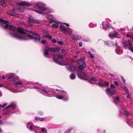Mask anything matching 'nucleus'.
<instances>
[{"label":"nucleus","mask_w":133,"mask_h":133,"mask_svg":"<svg viewBox=\"0 0 133 133\" xmlns=\"http://www.w3.org/2000/svg\"><path fill=\"white\" fill-rule=\"evenodd\" d=\"M24 10V8L20 7L18 8L15 9V10L19 12H21L23 11Z\"/></svg>","instance_id":"27"},{"label":"nucleus","mask_w":133,"mask_h":133,"mask_svg":"<svg viewBox=\"0 0 133 133\" xmlns=\"http://www.w3.org/2000/svg\"><path fill=\"white\" fill-rule=\"evenodd\" d=\"M46 41L44 40H42V41L41 42V43H42L44 44L45 43H46Z\"/></svg>","instance_id":"47"},{"label":"nucleus","mask_w":133,"mask_h":133,"mask_svg":"<svg viewBox=\"0 0 133 133\" xmlns=\"http://www.w3.org/2000/svg\"><path fill=\"white\" fill-rule=\"evenodd\" d=\"M96 24H94L92 23H90L89 25V26L90 28H92L96 26Z\"/></svg>","instance_id":"32"},{"label":"nucleus","mask_w":133,"mask_h":133,"mask_svg":"<svg viewBox=\"0 0 133 133\" xmlns=\"http://www.w3.org/2000/svg\"><path fill=\"white\" fill-rule=\"evenodd\" d=\"M120 98L119 96H116L114 99V102L116 103L119 102L120 101Z\"/></svg>","instance_id":"29"},{"label":"nucleus","mask_w":133,"mask_h":133,"mask_svg":"<svg viewBox=\"0 0 133 133\" xmlns=\"http://www.w3.org/2000/svg\"><path fill=\"white\" fill-rule=\"evenodd\" d=\"M5 1L1 0L0 1V5H3L5 4Z\"/></svg>","instance_id":"39"},{"label":"nucleus","mask_w":133,"mask_h":133,"mask_svg":"<svg viewBox=\"0 0 133 133\" xmlns=\"http://www.w3.org/2000/svg\"><path fill=\"white\" fill-rule=\"evenodd\" d=\"M0 24L5 29H8L11 30L10 34L13 37L22 39L27 40L34 38L36 41H39V36L37 34L30 32L29 34L27 31L21 27H16L14 25L8 24V21L0 19Z\"/></svg>","instance_id":"1"},{"label":"nucleus","mask_w":133,"mask_h":133,"mask_svg":"<svg viewBox=\"0 0 133 133\" xmlns=\"http://www.w3.org/2000/svg\"><path fill=\"white\" fill-rule=\"evenodd\" d=\"M47 35H43V37L44 38H46V37L47 38Z\"/></svg>","instance_id":"60"},{"label":"nucleus","mask_w":133,"mask_h":133,"mask_svg":"<svg viewBox=\"0 0 133 133\" xmlns=\"http://www.w3.org/2000/svg\"><path fill=\"white\" fill-rule=\"evenodd\" d=\"M82 42H80L79 43V46L80 47H81V46H82Z\"/></svg>","instance_id":"54"},{"label":"nucleus","mask_w":133,"mask_h":133,"mask_svg":"<svg viewBox=\"0 0 133 133\" xmlns=\"http://www.w3.org/2000/svg\"><path fill=\"white\" fill-rule=\"evenodd\" d=\"M78 76L79 78L84 80L87 79L88 78L87 74L83 71L78 72Z\"/></svg>","instance_id":"14"},{"label":"nucleus","mask_w":133,"mask_h":133,"mask_svg":"<svg viewBox=\"0 0 133 133\" xmlns=\"http://www.w3.org/2000/svg\"><path fill=\"white\" fill-rule=\"evenodd\" d=\"M47 38L50 39H52V37L50 35H47Z\"/></svg>","instance_id":"49"},{"label":"nucleus","mask_w":133,"mask_h":133,"mask_svg":"<svg viewBox=\"0 0 133 133\" xmlns=\"http://www.w3.org/2000/svg\"><path fill=\"white\" fill-rule=\"evenodd\" d=\"M15 11H16L15 9L14 10L9 11L8 12V15L12 16H16V13L15 12Z\"/></svg>","instance_id":"22"},{"label":"nucleus","mask_w":133,"mask_h":133,"mask_svg":"<svg viewBox=\"0 0 133 133\" xmlns=\"http://www.w3.org/2000/svg\"><path fill=\"white\" fill-rule=\"evenodd\" d=\"M34 133H41V132H37V130H34Z\"/></svg>","instance_id":"55"},{"label":"nucleus","mask_w":133,"mask_h":133,"mask_svg":"<svg viewBox=\"0 0 133 133\" xmlns=\"http://www.w3.org/2000/svg\"><path fill=\"white\" fill-rule=\"evenodd\" d=\"M54 61L57 63L62 65H63L67 64L66 61H63L62 57L60 55H56L54 56Z\"/></svg>","instance_id":"8"},{"label":"nucleus","mask_w":133,"mask_h":133,"mask_svg":"<svg viewBox=\"0 0 133 133\" xmlns=\"http://www.w3.org/2000/svg\"><path fill=\"white\" fill-rule=\"evenodd\" d=\"M31 86L33 88L37 89L40 92L44 95L48 96H51L50 95L54 92L53 90L47 87H43L39 85L38 83H35L32 85Z\"/></svg>","instance_id":"2"},{"label":"nucleus","mask_w":133,"mask_h":133,"mask_svg":"<svg viewBox=\"0 0 133 133\" xmlns=\"http://www.w3.org/2000/svg\"><path fill=\"white\" fill-rule=\"evenodd\" d=\"M121 86V88L125 90V92L128 94L129 92L128 89L126 88L125 86L123 84H122Z\"/></svg>","instance_id":"28"},{"label":"nucleus","mask_w":133,"mask_h":133,"mask_svg":"<svg viewBox=\"0 0 133 133\" xmlns=\"http://www.w3.org/2000/svg\"><path fill=\"white\" fill-rule=\"evenodd\" d=\"M110 86L111 88H108L105 90V92L110 98H113L116 94L114 89L115 88V86L113 84H110Z\"/></svg>","instance_id":"7"},{"label":"nucleus","mask_w":133,"mask_h":133,"mask_svg":"<svg viewBox=\"0 0 133 133\" xmlns=\"http://www.w3.org/2000/svg\"><path fill=\"white\" fill-rule=\"evenodd\" d=\"M35 118L36 120H37L39 119H40V118H39L37 117H35Z\"/></svg>","instance_id":"56"},{"label":"nucleus","mask_w":133,"mask_h":133,"mask_svg":"<svg viewBox=\"0 0 133 133\" xmlns=\"http://www.w3.org/2000/svg\"><path fill=\"white\" fill-rule=\"evenodd\" d=\"M104 84V87H105V86L108 87V85H109V83H108V82H105V83Z\"/></svg>","instance_id":"45"},{"label":"nucleus","mask_w":133,"mask_h":133,"mask_svg":"<svg viewBox=\"0 0 133 133\" xmlns=\"http://www.w3.org/2000/svg\"><path fill=\"white\" fill-rule=\"evenodd\" d=\"M88 53H89V55H90V54H91V52H90V51H88Z\"/></svg>","instance_id":"64"},{"label":"nucleus","mask_w":133,"mask_h":133,"mask_svg":"<svg viewBox=\"0 0 133 133\" xmlns=\"http://www.w3.org/2000/svg\"><path fill=\"white\" fill-rule=\"evenodd\" d=\"M52 41L53 43H55L57 42L56 40L54 39H52Z\"/></svg>","instance_id":"50"},{"label":"nucleus","mask_w":133,"mask_h":133,"mask_svg":"<svg viewBox=\"0 0 133 133\" xmlns=\"http://www.w3.org/2000/svg\"><path fill=\"white\" fill-rule=\"evenodd\" d=\"M39 119L41 121H43L44 120V119L43 118H40V119Z\"/></svg>","instance_id":"59"},{"label":"nucleus","mask_w":133,"mask_h":133,"mask_svg":"<svg viewBox=\"0 0 133 133\" xmlns=\"http://www.w3.org/2000/svg\"><path fill=\"white\" fill-rule=\"evenodd\" d=\"M55 23L56 24H59L60 23V22H59L58 21H55Z\"/></svg>","instance_id":"57"},{"label":"nucleus","mask_w":133,"mask_h":133,"mask_svg":"<svg viewBox=\"0 0 133 133\" xmlns=\"http://www.w3.org/2000/svg\"><path fill=\"white\" fill-rule=\"evenodd\" d=\"M116 52L118 54H121L123 53L122 50L120 47H117L116 50Z\"/></svg>","instance_id":"26"},{"label":"nucleus","mask_w":133,"mask_h":133,"mask_svg":"<svg viewBox=\"0 0 133 133\" xmlns=\"http://www.w3.org/2000/svg\"><path fill=\"white\" fill-rule=\"evenodd\" d=\"M60 50L59 47H57L55 48L50 47H46L44 51V56L48 58L50 57L55 54V52Z\"/></svg>","instance_id":"4"},{"label":"nucleus","mask_w":133,"mask_h":133,"mask_svg":"<svg viewBox=\"0 0 133 133\" xmlns=\"http://www.w3.org/2000/svg\"><path fill=\"white\" fill-rule=\"evenodd\" d=\"M59 91L60 93L59 94L61 95H56L55 96V97L57 99H62L63 98L64 96L66 95V92L65 91L61 90H59Z\"/></svg>","instance_id":"13"},{"label":"nucleus","mask_w":133,"mask_h":133,"mask_svg":"<svg viewBox=\"0 0 133 133\" xmlns=\"http://www.w3.org/2000/svg\"><path fill=\"white\" fill-rule=\"evenodd\" d=\"M126 36L127 37H130V36L129 34H127L126 35Z\"/></svg>","instance_id":"62"},{"label":"nucleus","mask_w":133,"mask_h":133,"mask_svg":"<svg viewBox=\"0 0 133 133\" xmlns=\"http://www.w3.org/2000/svg\"><path fill=\"white\" fill-rule=\"evenodd\" d=\"M35 5L40 10L45 12L46 13L51 12V10L50 9L46 7L45 3L42 2H38L35 4Z\"/></svg>","instance_id":"5"},{"label":"nucleus","mask_w":133,"mask_h":133,"mask_svg":"<svg viewBox=\"0 0 133 133\" xmlns=\"http://www.w3.org/2000/svg\"><path fill=\"white\" fill-rule=\"evenodd\" d=\"M27 127L28 129L29 130L32 131L35 130L36 127L33 125L32 124V123L29 122L27 124Z\"/></svg>","instance_id":"16"},{"label":"nucleus","mask_w":133,"mask_h":133,"mask_svg":"<svg viewBox=\"0 0 133 133\" xmlns=\"http://www.w3.org/2000/svg\"><path fill=\"white\" fill-rule=\"evenodd\" d=\"M82 37L81 36L78 35L75 36L74 34H73L72 35V38L74 40L76 41L79 39L82 38Z\"/></svg>","instance_id":"21"},{"label":"nucleus","mask_w":133,"mask_h":133,"mask_svg":"<svg viewBox=\"0 0 133 133\" xmlns=\"http://www.w3.org/2000/svg\"><path fill=\"white\" fill-rule=\"evenodd\" d=\"M114 84H115L117 86H118V82L117 81H114Z\"/></svg>","instance_id":"51"},{"label":"nucleus","mask_w":133,"mask_h":133,"mask_svg":"<svg viewBox=\"0 0 133 133\" xmlns=\"http://www.w3.org/2000/svg\"><path fill=\"white\" fill-rule=\"evenodd\" d=\"M10 111L9 110H7L6 111H5L3 112V115H6V114H10Z\"/></svg>","instance_id":"36"},{"label":"nucleus","mask_w":133,"mask_h":133,"mask_svg":"<svg viewBox=\"0 0 133 133\" xmlns=\"http://www.w3.org/2000/svg\"><path fill=\"white\" fill-rule=\"evenodd\" d=\"M89 56L90 57L92 58H93L94 57V56L92 54H90Z\"/></svg>","instance_id":"53"},{"label":"nucleus","mask_w":133,"mask_h":133,"mask_svg":"<svg viewBox=\"0 0 133 133\" xmlns=\"http://www.w3.org/2000/svg\"><path fill=\"white\" fill-rule=\"evenodd\" d=\"M72 129V128H69L65 132V133H69Z\"/></svg>","instance_id":"40"},{"label":"nucleus","mask_w":133,"mask_h":133,"mask_svg":"<svg viewBox=\"0 0 133 133\" xmlns=\"http://www.w3.org/2000/svg\"><path fill=\"white\" fill-rule=\"evenodd\" d=\"M48 19L50 20L52 22L54 21V20L53 19V17L51 15L47 14L45 16Z\"/></svg>","instance_id":"23"},{"label":"nucleus","mask_w":133,"mask_h":133,"mask_svg":"<svg viewBox=\"0 0 133 133\" xmlns=\"http://www.w3.org/2000/svg\"><path fill=\"white\" fill-rule=\"evenodd\" d=\"M91 80L93 81H96L97 80V79L94 77H92L91 78Z\"/></svg>","instance_id":"43"},{"label":"nucleus","mask_w":133,"mask_h":133,"mask_svg":"<svg viewBox=\"0 0 133 133\" xmlns=\"http://www.w3.org/2000/svg\"><path fill=\"white\" fill-rule=\"evenodd\" d=\"M2 78H3V79H4L5 78V76H2Z\"/></svg>","instance_id":"63"},{"label":"nucleus","mask_w":133,"mask_h":133,"mask_svg":"<svg viewBox=\"0 0 133 133\" xmlns=\"http://www.w3.org/2000/svg\"><path fill=\"white\" fill-rule=\"evenodd\" d=\"M76 76L74 74H72L70 75V78L71 79L74 80L76 78Z\"/></svg>","instance_id":"30"},{"label":"nucleus","mask_w":133,"mask_h":133,"mask_svg":"<svg viewBox=\"0 0 133 133\" xmlns=\"http://www.w3.org/2000/svg\"><path fill=\"white\" fill-rule=\"evenodd\" d=\"M120 112L127 116L126 122L129 125L133 127V117L126 110L124 107L121 106Z\"/></svg>","instance_id":"3"},{"label":"nucleus","mask_w":133,"mask_h":133,"mask_svg":"<svg viewBox=\"0 0 133 133\" xmlns=\"http://www.w3.org/2000/svg\"><path fill=\"white\" fill-rule=\"evenodd\" d=\"M18 5L20 6H30L31 5L30 3L25 1H21V2L17 3Z\"/></svg>","instance_id":"15"},{"label":"nucleus","mask_w":133,"mask_h":133,"mask_svg":"<svg viewBox=\"0 0 133 133\" xmlns=\"http://www.w3.org/2000/svg\"><path fill=\"white\" fill-rule=\"evenodd\" d=\"M66 31V32H65V33L67 35L71 34L72 31V30L69 28H67Z\"/></svg>","instance_id":"25"},{"label":"nucleus","mask_w":133,"mask_h":133,"mask_svg":"<svg viewBox=\"0 0 133 133\" xmlns=\"http://www.w3.org/2000/svg\"><path fill=\"white\" fill-rule=\"evenodd\" d=\"M121 78L122 79V80L123 83H125V79H124V77L123 76H121Z\"/></svg>","instance_id":"44"},{"label":"nucleus","mask_w":133,"mask_h":133,"mask_svg":"<svg viewBox=\"0 0 133 133\" xmlns=\"http://www.w3.org/2000/svg\"><path fill=\"white\" fill-rule=\"evenodd\" d=\"M102 29H109L110 28V25L109 23L107 21H103L102 23Z\"/></svg>","instance_id":"17"},{"label":"nucleus","mask_w":133,"mask_h":133,"mask_svg":"<svg viewBox=\"0 0 133 133\" xmlns=\"http://www.w3.org/2000/svg\"><path fill=\"white\" fill-rule=\"evenodd\" d=\"M3 124V123L2 121L0 120V124Z\"/></svg>","instance_id":"61"},{"label":"nucleus","mask_w":133,"mask_h":133,"mask_svg":"<svg viewBox=\"0 0 133 133\" xmlns=\"http://www.w3.org/2000/svg\"><path fill=\"white\" fill-rule=\"evenodd\" d=\"M78 62L80 64L78 67L79 69L80 70H84L86 66L85 61L82 58H81L78 60Z\"/></svg>","instance_id":"11"},{"label":"nucleus","mask_w":133,"mask_h":133,"mask_svg":"<svg viewBox=\"0 0 133 133\" xmlns=\"http://www.w3.org/2000/svg\"><path fill=\"white\" fill-rule=\"evenodd\" d=\"M73 61L72 59H70L69 61L67 60L66 62L67 64L65 65H67L66 67L68 70L70 71H73L75 70L76 69V68L72 65Z\"/></svg>","instance_id":"9"},{"label":"nucleus","mask_w":133,"mask_h":133,"mask_svg":"<svg viewBox=\"0 0 133 133\" xmlns=\"http://www.w3.org/2000/svg\"><path fill=\"white\" fill-rule=\"evenodd\" d=\"M127 98H130V95L129 94H128V95H127Z\"/></svg>","instance_id":"58"},{"label":"nucleus","mask_w":133,"mask_h":133,"mask_svg":"<svg viewBox=\"0 0 133 133\" xmlns=\"http://www.w3.org/2000/svg\"><path fill=\"white\" fill-rule=\"evenodd\" d=\"M63 100L64 101H68L69 99V97L66 94V95L64 96Z\"/></svg>","instance_id":"31"},{"label":"nucleus","mask_w":133,"mask_h":133,"mask_svg":"<svg viewBox=\"0 0 133 133\" xmlns=\"http://www.w3.org/2000/svg\"><path fill=\"white\" fill-rule=\"evenodd\" d=\"M40 128L42 132H46L47 131V130L45 128Z\"/></svg>","instance_id":"41"},{"label":"nucleus","mask_w":133,"mask_h":133,"mask_svg":"<svg viewBox=\"0 0 133 133\" xmlns=\"http://www.w3.org/2000/svg\"><path fill=\"white\" fill-rule=\"evenodd\" d=\"M6 78L9 80L11 82H14L16 79H18L19 77L14 74H10L5 76Z\"/></svg>","instance_id":"10"},{"label":"nucleus","mask_w":133,"mask_h":133,"mask_svg":"<svg viewBox=\"0 0 133 133\" xmlns=\"http://www.w3.org/2000/svg\"><path fill=\"white\" fill-rule=\"evenodd\" d=\"M30 82L20 80H16L13 83V85L16 87L26 88V85L31 84Z\"/></svg>","instance_id":"6"},{"label":"nucleus","mask_w":133,"mask_h":133,"mask_svg":"<svg viewBox=\"0 0 133 133\" xmlns=\"http://www.w3.org/2000/svg\"><path fill=\"white\" fill-rule=\"evenodd\" d=\"M35 12L36 13L38 14H39L43 15H44V14L43 12L40 11L38 10H36L35 11Z\"/></svg>","instance_id":"33"},{"label":"nucleus","mask_w":133,"mask_h":133,"mask_svg":"<svg viewBox=\"0 0 133 133\" xmlns=\"http://www.w3.org/2000/svg\"><path fill=\"white\" fill-rule=\"evenodd\" d=\"M118 34L117 32L110 33L109 35V37L111 38L115 37H118Z\"/></svg>","instance_id":"20"},{"label":"nucleus","mask_w":133,"mask_h":133,"mask_svg":"<svg viewBox=\"0 0 133 133\" xmlns=\"http://www.w3.org/2000/svg\"><path fill=\"white\" fill-rule=\"evenodd\" d=\"M10 90L12 92H15V93H17V92H21V91H17V90H12V89H10Z\"/></svg>","instance_id":"38"},{"label":"nucleus","mask_w":133,"mask_h":133,"mask_svg":"<svg viewBox=\"0 0 133 133\" xmlns=\"http://www.w3.org/2000/svg\"><path fill=\"white\" fill-rule=\"evenodd\" d=\"M16 107V104L15 103H12L11 104L7 106L6 108V109H9L10 108L12 109H14Z\"/></svg>","instance_id":"19"},{"label":"nucleus","mask_w":133,"mask_h":133,"mask_svg":"<svg viewBox=\"0 0 133 133\" xmlns=\"http://www.w3.org/2000/svg\"><path fill=\"white\" fill-rule=\"evenodd\" d=\"M109 75L112 77H114L115 76V75L114 74L111 73L109 74Z\"/></svg>","instance_id":"52"},{"label":"nucleus","mask_w":133,"mask_h":133,"mask_svg":"<svg viewBox=\"0 0 133 133\" xmlns=\"http://www.w3.org/2000/svg\"><path fill=\"white\" fill-rule=\"evenodd\" d=\"M52 26L53 27L56 28H58V25L56 24H53L52 25Z\"/></svg>","instance_id":"42"},{"label":"nucleus","mask_w":133,"mask_h":133,"mask_svg":"<svg viewBox=\"0 0 133 133\" xmlns=\"http://www.w3.org/2000/svg\"><path fill=\"white\" fill-rule=\"evenodd\" d=\"M57 43L61 45H62L63 44V43L62 41H58L57 42Z\"/></svg>","instance_id":"48"},{"label":"nucleus","mask_w":133,"mask_h":133,"mask_svg":"<svg viewBox=\"0 0 133 133\" xmlns=\"http://www.w3.org/2000/svg\"><path fill=\"white\" fill-rule=\"evenodd\" d=\"M122 43L124 47L126 49L128 48L131 51L133 52V47H129L128 46V45L130 46L132 45V42L131 41H130L128 39L127 42H122Z\"/></svg>","instance_id":"12"},{"label":"nucleus","mask_w":133,"mask_h":133,"mask_svg":"<svg viewBox=\"0 0 133 133\" xmlns=\"http://www.w3.org/2000/svg\"><path fill=\"white\" fill-rule=\"evenodd\" d=\"M34 19L31 17H30L29 18V19L28 20L27 22L30 25V26H33L34 25Z\"/></svg>","instance_id":"18"},{"label":"nucleus","mask_w":133,"mask_h":133,"mask_svg":"<svg viewBox=\"0 0 133 133\" xmlns=\"http://www.w3.org/2000/svg\"><path fill=\"white\" fill-rule=\"evenodd\" d=\"M34 24H39L40 23V21L37 19H34Z\"/></svg>","instance_id":"37"},{"label":"nucleus","mask_w":133,"mask_h":133,"mask_svg":"<svg viewBox=\"0 0 133 133\" xmlns=\"http://www.w3.org/2000/svg\"><path fill=\"white\" fill-rule=\"evenodd\" d=\"M61 52L63 54L65 55H67L68 54L67 52L63 49L62 50Z\"/></svg>","instance_id":"34"},{"label":"nucleus","mask_w":133,"mask_h":133,"mask_svg":"<svg viewBox=\"0 0 133 133\" xmlns=\"http://www.w3.org/2000/svg\"><path fill=\"white\" fill-rule=\"evenodd\" d=\"M7 105V104L6 103H4V104L3 105H0V108L1 107L3 108L5 107Z\"/></svg>","instance_id":"46"},{"label":"nucleus","mask_w":133,"mask_h":133,"mask_svg":"<svg viewBox=\"0 0 133 133\" xmlns=\"http://www.w3.org/2000/svg\"><path fill=\"white\" fill-rule=\"evenodd\" d=\"M97 84L100 87H104V84L103 83L100 82H98Z\"/></svg>","instance_id":"35"},{"label":"nucleus","mask_w":133,"mask_h":133,"mask_svg":"<svg viewBox=\"0 0 133 133\" xmlns=\"http://www.w3.org/2000/svg\"><path fill=\"white\" fill-rule=\"evenodd\" d=\"M59 28L64 33L66 31V29L67 28H65L64 26V25L63 24H62L60 26Z\"/></svg>","instance_id":"24"}]
</instances>
